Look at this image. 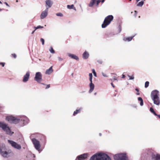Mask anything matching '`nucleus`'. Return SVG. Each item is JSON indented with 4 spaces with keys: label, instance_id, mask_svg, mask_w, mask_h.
Instances as JSON below:
<instances>
[{
    "label": "nucleus",
    "instance_id": "1",
    "mask_svg": "<svg viewBox=\"0 0 160 160\" xmlns=\"http://www.w3.org/2000/svg\"><path fill=\"white\" fill-rule=\"evenodd\" d=\"M89 160H111V159L106 154L100 152L94 154L90 158Z\"/></svg>",
    "mask_w": 160,
    "mask_h": 160
},
{
    "label": "nucleus",
    "instance_id": "2",
    "mask_svg": "<svg viewBox=\"0 0 160 160\" xmlns=\"http://www.w3.org/2000/svg\"><path fill=\"white\" fill-rule=\"evenodd\" d=\"M159 93L158 91L155 90L152 91L151 94V97L155 104L159 105L160 103Z\"/></svg>",
    "mask_w": 160,
    "mask_h": 160
},
{
    "label": "nucleus",
    "instance_id": "3",
    "mask_svg": "<svg viewBox=\"0 0 160 160\" xmlns=\"http://www.w3.org/2000/svg\"><path fill=\"white\" fill-rule=\"evenodd\" d=\"M0 128L7 134L9 135H12L13 132L11 131L10 128L7 124L3 122H0Z\"/></svg>",
    "mask_w": 160,
    "mask_h": 160
},
{
    "label": "nucleus",
    "instance_id": "4",
    "mask_svg": "<svg viewBox=\"0 0 160 160\" xmlns=\"http://www.w3.org/2000/svg\"><path fill=\"white\" fill-rule=\"evenodd\" d=\"M11 151L7 150L5 145L3 143L0 144V153L1 155L4 158L9 156Z\"/></svg>",
    "mask_w": 160,
    "mask_h": 160
},
{
    "label": "nucleus",
    "instance_id": "5",
    "mask_svg": "<svg viewBox=\"0 0 160 160\" xmlns=\"http://www.w3.org/2000/svg\"><path fill=\"white\" fill-rule=\"evenodd\" d=\"M113 16L112 15H108L105 19L102 25V28H104L106 27L109 24L111 21L113 20Z\"/></svg>",
    "mask_w": 160,
    "mask_h": 160
},
{
    "label": "nucleus",
    "instance_id": "6",
    "mask_svg": "<svg viewBox=\"0 0 160 160\" xmlns=\"http://www.w3.org/2000/svg\"><path fill=\"white\" fill-rule=\"evenodd\" d=\"M115 160H128V157L125 153L116 154L114 157Z\"/></svg>",
    "mask_w": 160,
    "mask_h": 160
},
{
    "label": "nucleus",
    "instance_id": "7",
    "mask_svg": "<svg viewBox=\"0 0 160 160\" xmlns=\"http://www.w3.org/2000/svg\"><path fill=\"white\" fill-rule=\"evenodd\" d=\"M6 119L11 123H17L20 121V119L17 118L12 116H9L6 117Z\"/></svg>",
    "mask_w": 160,
    "mask_h": 160
},
{
    "label": "nucleus",
    "instance_id": "8",
    "mask_svg": "<svg viewBox=\"0 0 160 160\" xmlns=\"http://www.w3.org/2000/svg\"><path fill=\"white\" fill-rule=\"evenodd\" d=\"M32 142L34 145L35 149L39 151L41 147V145L39 141L36 139L33 138L32 139Z\"/></svg>",
    "mask_w": 160,
    "mask_h": 160
},
{
    "label": "nucleus",
    "instance_id": "9",
    "mask_svg": "<svg viewBox=\"0 0 160 160\" xmlns=\"http://www.w3.org/2000/svg\"><path fill=\"white\" fill-rule=\"evenodd\" d=\"M8 142L10 143L12 146L18 149H20L21 148V145L17 144L16 142L11 140H8Z\"/></svg>",
    "mask_w": 160,
    "mask_h": 160
},
{
    "label": "nucleus",
    "instance_id": "10",
    "mask_svg": "<svg viewBox=\"0 0 160 160\" xmlns=\"http://www.w3.org/2000/svg\"><path fill=\"white\" fill-rule=\"evenodd\" d=\"M34 79L38 82H41L42 80V75L41 72H38L36 73Z\"/></svg>",
    "mask_w": 160,
    "mask_h": 160
},
{
    "label": "nucleus",
    "instance_id": "11",
    "mask_svg": "<svg viewBox=\"0 0 160 160\" xmlns=\"http://www.w3.org/2000/svg\"><path fill=\"white\" fill-rule=\"evenodd\" d=\"M88 156V153H84L78 156L76 158V160H84L87 158Z\"/></svg>",
    "mask_w": 160,
    "mask_h": 160
},
{
    "label": "nucleus",
    "instance_id": "12",
    "mask_svg": "<svg viewBox=\"0 0 160 160\" xmlns=\"http://www.w3.org/2000/svg\"><path fill=\"white\" fill-rule=\"evenodd\" d=\"M48 11V8L47 7L45 10L42 12L40 15V18L41 19H43L47 16Z\"/></svg>",
    "mask_w": 160,
    "mask_h": 160
},
{
    "label": "nucleus",
    "instance_id": "13",
    "mask_svg": "<svg viewBox=\"0 0 160 160\" xmlns=\"http://www.w3.org/2000/svg\"><path fill=\"white\" fill-rule=\"evenodd\" d=\"M18 119H20V121L21 120L23 121V123L24 125L28 124L29 122L28 119L25 116H22L20 118H18Z\"/></svg>",
    "mask_w": 160,
    "mask_h": 160
},
{
    "label": "nucleus",
    "instance_id": "14",
    "mask_svg": "<svg viewBox=\"0 0 160 160\" xmlns=\"http://www.w3.org/2000/svg\"><path fill=\"white\" fill-rule=\"evenodd\" d=\"M35 157L34 154L29 152L26 156V160H34Z\"/></svg>",
    "mask_w": 160,
    "mask_h": 160
},
{
    "label": "nucleus",
    "instance_id": "15",
    "mask_svg": "<svg viewBox=\"0 0 160 160\" xmlns=\"http://www.w3.org/2000/svg\"><path fill=\"white\" fill-rule=\"evenodd\" d=\"M30 76V72H27L26 74L24 76L22 81L23 82H27L29 79Z\"/></svg>",
    "mask_w": 160,
    "mask_h": 160
},
{
    "label": "nucleus",
    "instance_id": "16",
    "mask_svg": "<svg viewBox=\"0 0 160 160\" xmlns=\"http://www.w3.org/2000/svg\"><path fill=\"white\" fill-rule=\"evenodd\" d=\"M46 5V7L49 8H51L53 4V2L51 0H46L45 1Z\"/></svg>",
    "mask_w": 160,
    "mask_h": 160
},
{
    "label": "nucleus",
    "instance_id": "17",
    "mask_svg": "<svg viewBox=\"0 0 160 160\" xmlns=\"http://www.w3.org/2000/svg\"><path fill=\"white\" fill-rule=\"evenodd\" d=\"M67 54L69 57H70L72 59H75L77 60H79L78 57L75 55L71 54L69 53H68Z\"/></svg>",
    "mask_w": 160,
    "mask_h": 160
},
{
    "label": "nucleus",
    "instance_id": "18",
    "mask_svg": "<svg viewBox=\"0 0 160 160\" xmlns=\"http://www.w3.org/2000/svg\"><path fill=\"white\" fill-rule=\"evenodd\" d=\"M152 160H160V155L152 154Z\"/></svg>",
    "mask_w": 160,
    "mask_h": 160
},
{
    "label": "nucleus",
    "instance_id": "19",
    "mask_svg": "<svg viewBox=\"0 0 160 160\" xmlns=\"http://www.w3.org/2000/svg\"><path fill=\"white\" fill-rule=\"evenodd\" d=\"M89 56L88 52L85 51L82 54V58L84 59H86L88 58Z\"/></svg>",
    "mask_w": 160,
    "mask_h": 160
},
{
    "label": "nucleus",
    "instance_id": "20",
    "mask_svg": "<svg viewBox=\"0 0 160 160\" xmlns=\"http://www.w3.org/2000/svg\"><path fill=\"white\" fill-rule=\"evenodd\" d=\"M90 89L89 91V93H91L93 90L94 88V85L92 83H90L89 84Z\"/></svg>",
    "mask_w": 160,
    "mask_h": 160
},
{
    "label": "nucleus",
    "instance_id": "21",
    "mask_svg": "<svg viewBox=\"0 0 160 160\" xmlns=\"http://www.w3.org/2000/svg\"><path fill=\"white\" fill-rule=\"evenodd\" d=\"M52 66L51 67L48 69H47L46 71V74H50L53 72Z\"/></svg>",
    "mask_w": 160,
    "mask_h": 160
},
{
    "label": "nucleus",
    "instance_id": "22",
    "mask_svg": "<svg viewBox=\"0 0 160 160\" xmlns=\"http://www.w3.org/2000/svg\"><path fill=\"white\" fill-rule=\"evenodd\" d=\"M67 7L68 9H73L74 10L76 11V9L75 7H74V5L72 4L71 5H68Z\"/></svg>",
    "mask_w": 160,
    "mask_h": 160
},
{
    "label": "nucleus",
    "instance_id": "23",
    "mask_svg": "<svg viewBox=\"0 0 160 160\" xmlns=\"http://www.w3.org/2000/svg\"><path fill=\"white\" fill-rule=\"evenodd\" d=\"M134 36H133L132 37H128L126 38H123V40L126 41H131L133 38L134 37Z\"/></svg>",
    "mask_w": 160,
    "mask_h": 160
},
{
    "label": "nucleus",
    "instance_id": "24",
    "mask_svg": "<svg viewBox=\"0 0 160 160\" xmlns=\"http://www.w3.org/2000/svg\"><path fill=\"white\" fill-rule=\"evenodd\" d=\"M96 0H91L89 6L90 7H92L93 6V5L95 4Z\"/></svg>",
    "mask_w": 160,
    "mask_h": 160
},
{
    "label": "nucleus",
    "instance_id": "25",
    "mask_svg": "<svg viewBox=\"0 0 160 160\" xmlns=\"http://www.w3.org/2000/svg\"><path fill=\"white\" fill-rule=\"evenodd\" d=\"M138 100L140 101V105L141 106H142L143 105V101L142 98L141 97H138Z\"/></svg>",
    "mask_w": 160,
    "mask_h": 160
},
{
    "label": "nucleus",
    "instance_id": "26",
    "mask_svg": "<svg viewBox=\"0 0 160 160\" xmlns=\"http://www.w3.org/2000/svg\"><path fill=\"white\" fill-rule=\"evenodd\" d=\"M82 109V108H80L79 109L76 110L74 112L73 115H75L79 112H80V111Z\"/></svg>",
    "mask_w": 160,
    "mask_h": 160
},
{
    "label": "nucleus",
    "instance_id": "27",
    "mask_svg": "<svg viewBox=\"0 0 160 160\" xmlns=\"http://www.w3.org/2000/svg\"><path fill=\"white\" fill-rule=\"evenodd\" d=\"M144 4L143 1H141V2H139L137 4V6L138 7H142Z\"/></svg>",
    "mask_w": 160,
    "mask_h": 160
},
{
    "label": "nucleus",
    "instance_id": "28",
    "mask_svg": "<svg viewBox=\"0 0 160 160\" xmlns=\"http://www.w3.org/2000/svg\"><path fill=\"white\" fill-rule=\"evenodd\" d=\"M89 80L90 82V83H92V73H90L89 74Z\"/></svg>",
    "mask_w": 160,
    "mask_h": 160
},
{
    "label": "nucleus",
    "instance_id": "29",
    "mask_svg": "<svg viewBox=\"0 0 160 160\" xmlns=\"http://www.w3.org/2000/svg\"><path fill=\"white\" fill-rule=\"evenodd\" d=\"M150 111L152 113L155 115H157V114L154 111L153 109L152 108H151L150 109Z\"/></svg>",
    "mask_w": 160,
    "mask_h": 160
},
{
    "label": "nucleus",
    "instance_id": "30",
    "mask_svg": "<svg viewBox=\"0 0 160 160\" xmlns=\"http://www.w3.org/2000/svg\"><path fill=\"white\" fill-rule=\"evenodd\" d=\"M43 28V26H41L39 25L37 27H34V28L35 29V30H36L37 29H39V28Z\"/></svg>",
    "mask_w": 160,
    "mask_h": 160
},
{
    "label": "nucleus",
    "instance_id": "31",
    "mask_svg": "<svg viewBox=\"0 0 160 160\" xmlns=\"http://www.w3.org/2000/svg\"><path fill=\"white\" fill-rule=\"evenodd\" d=\"M149 84V82L148 81L146 82H145V88H147Z\"/></svg>",
    "mask_w": 160,
    "mask_h": 160
},
{
    "label": "nucleus",
    "instance_id": "32",
    "mask_svg": "<svg viewBox=\"0 0 160 160\" xmlns=\"http://www.w3.org/2000/svg\"><path fill=\"white\" fill-rule=\"evenodd\" d=\"M56 15L57 16H59V17H62L63 16L62 14V13H60V12L56 13Z\"/></svg>",
    "mask_w": 160,
    "mask_h": 160
},
{
    "label": "nucleus",
    "instance_id": "33",
    "mask_svg": "<svg viewBox=\"0 0 160 160\" xmlns=\"http://www.w3.org/2000/svg\"><path fill=\"white\" fill-rule=\"evenodd\" d=\"M92 73H93V75H94V76L95 77H97V74H96V73L95 71V70L94 69H92Z\"/></svg>",
    "mask_w": 160,
    "mask_h": 160
},
{
    "label": "nucleus",
    "instance_id": "34",
    "mask_svg": "<svg viewBox=\"0 0 160 160\" xmlns=\"http://www.w3.org/2000/svg\"><path fill=\"white\" fill-rule=\"evenodd\" d=\"M49 51L50 52L52 53H54V51L52 47L51 48Z\"/></svg>",
    "mask_w": 160,
    "mask_h": 160
},
{
    "label": "nucleus",
    "instance_id": "35",
    "mask_svg": "<svg viewBox=\"0 0 160 160\" xmlns=\"http://www.w3.org/2000/svg\"><path fill=\"white\" fill-rule=\"evenodd\" d=\"M40 41L42 42V45H44V39L43 38H41L40 39Z\"/></svg>",
    "mask_w": 160,
    "mask_h": 160
},
{
    "label": "nucleus",
    "instance_id": "36",
    "mask_svg": "<svg viewBox=\"0 0 160 160\" xmlns=\"http://www.w3.org/2000/svg\"><path fill=\"white\" fill-rule=\"evenodd\" d=\"M128 76L129 78V80L133 79L134 78L133 76H130L129 75H128Z\"/></svg>",
    "mask_w": 160,
    "mask_h": 160
},
{
    "label": "nucleus",
    "instance_id": "37",
    "mask_svg": "<svg viewBox=\"0 0 160 160\" xmlns=\"http://www.w3.org/2000/svg\"><path fill=\"white\" fill-rule=\"evenodd\" d=\"M96 6H98V5L99 3L100 2V0H96Z\"/></svg>",
    "mask_w": 160,
    "mask_h": 160
},
{
    "label": "nucleus",
    "instance_id": "38",
    "mask_svg": "<svg viewBox=\"0 0 160 160\" xmlns=\"http://www.w3.org/2000/svg\"><path fill=\"white\" fill-rule=\"evenodd\" d=\"M58 59L59 61H62L63 60L62 58L59 57H58Z\"/></svg>",
    "mask_w": 160,
    "mask_h": 160
},
{
    "label": "nucleus",
    "instance_id": "39",
    "mask_svg": "<svg viewBox=\"0 0 160 160\" xmlns=\"http://www.w3.org/2000/svg\"><path fill=\"white\" fill-rule=\"evenodd\" d=\"M102 74L104 77H107V75L105 73H104V72H102Z\"/></svg>",
    "mask_w": 160,
    "mask_h": 160
},
{
    "label": "nucleus",
    "instance_id": "40",
    "mask_svg": "<svg viewBox=\"0 0 160 160\" xmlns=\"http://www.w3.org/2000/svg\"><path fill=\"white\" fill-rule=\"evenodd\" d=\"M0 65H2V67H4L5 65V63L3 62H0Z\"/></svg>",
    "mask_w": 160,
    "mask_h": 160
},
{
    "label": "nucleus",
    "instance_id": "41",
    "mask_svg": "<svg viewBox=\"0 0 160 160\" xmlns=\"http://www.w3.org/2000/svg\"><path fill=\"white\" fill-rule=\"evenodd\" d=\"M50 87V84H48V85L47 86V87H46L45 88V89H47L49 88Z\"/></svg>",
    "mask_w": 160,
    "mask_h": 160
},
{
    "label": "nucleus",
    "instance_id": "42",
    "mask_svg": "<svg viewBox=\"0 0 160 160\" xmlns=\"http://www.w3.org/2000/svg\"><path fill=\"white\" fill-rule=\"evenodd\" d=\"M113 80H117V78L116 77L114 76L113 77Z\"/></svg>",
    "mask_w": 160,
    "mask_h": 160
},
{
    "label": "nucleus",
    "instance_id": "43",
    "mask_svg": "<svg viewBox=\"0 0 160 160\" xmlns=\"http://www.w3.org/2000/svg\"><path fill=\"white\" fill-rule=\"evenodd\" d=\"M12 55L15 58L16 57V56L15 54H12Z\"/></svg>",
    "mask_w": 160,
    "mask_h": 160
},
{
    "label": "nucleus",
    "instance_id": "44",
    "mask_svg": "<svg viewBox=\"0 0 160 160\" xmlns=\"http://www.w3.org/2000/svg\"><path fill=\"white\" fill-rule=\"evenodd\" d=\"M4 3L8 7H9V5L8 4V3L6 2H4Z\"/></svg>",
    "mask_w": 160,
    "mask_h": 160
},
{
    "label": "nucleus",
    "instance_id": "45",
    "mask_svg": "<svg viewBox=\"0 0 160 160\" xmlns=\"http://www.w3.org/2000/svg\"><path fill=\"white\" fill-rule=\"evenodd\" d=\"M119 30H120L119 32H121V27L120 26L119 27Z\"/></svg>",
    "mask_w": 160,
    "mask_h": 160
},
{
    "label": "nucleus",
    "instance_id": "46",
    "mask_svg": "<svg viewBox=\"0 0 160 160\" xmlns=\"http://www.w3.org/2000/svg\"><path fill=\"white\" fill-rule=\"evenodd\" d=\"M125 78V76L124 75L122 74V78Z\"/></svg>",
    "mask_w": 160,
    "mask_h": 160
},
{
    "label": "nucleus",
    "instance_id": "47",
    "mask_svg": "<svg viewBox=\"0 0 160 160\" xmlns=\"http://www.w3.org/2000/svg\"><path fill=\"white\" fill-rule=\"evenodd\" d=\"M111 85H112V87H113V88H114L115 87V86L113 85V83H111Z\"/></svg>",
    "mask_w": 160,
    "mask_h": 160
},
{
    "label": "nucleus",
    "instance_id": "48",
    "mask_svg": "<svg viewBox=\"0 0 160 160\" xmlns=\"http://www.w3.org/2000/svg\"><path fill=\"white\" fill-rule=\"evenodd\" d=\"M156 116H158L160 119V115L157 114V115H156Z\"/></svg>",
    "mask_w": 160,
    "mask_h": 160
},
{
    "label": "nucleus",
    "instance_id": "49",
    "mask_svg": "<svg viewBox=\"0 0 160 160\" xmlns=\"http://www.w3.org/2000/svg\"><path fill=\"white\" fill-rule=\"evenodd\" d=\"M135 90L137 92H139V90L138 88H136Z\"/></svg>",
    "mask_w": 160,
    "mask_h": 160
},
{
    "label": "nucleus",
    "instance_id": "50",
    "mask_svg": "<svg viewBox=\"0 0 160 160\" xmlns=\"http://www.w3.org/2000/svg\"><path fill=\"white\" fill-rule=\"evenodd\" d=\"M136 94L137 95H139L140 94V93L139 92H138Z\"/></svg>",
    "mask_w": 160,
    "mask_h": 160
},
{
    "label": "nucleus",
    "instance_id": "51",
    "mask_svg": "<svg viewBox=\"0 0 160 160\" xmlns=\"http://www.w3.org/2000/svg\"><path fill=\"white\" fill-rule=\"evenodd\" d=\"M102 3H103L104 2V0H101Z\"/></svg>",
    "mask_w": 160,
    "mask_h": 160
},
{
    "label": "nucleus",
    "instance_id": "52",
    "mask_svg": "<svg viewBox=\"0 0 160 160\" xmlns=\"http://www.w3.org/2000/svg\"><path fill=\"white\" fill-rule=\"evenodd\" d=\"M36 30H35V29L34 31H33L32 32V34H33L34 33V32Z\"/></svg>",
    "mask_w": 160,
    "mask_h": 160
},
{
    "label": "nucleus",
    "instance_id": "53",
    "mask_svg": "<svg viewBox=\"0 0 160 160\" xmlns=\"http://www.w3.org/2000/svg\"><path fill=\"white\" fill-rule=\"evenodd\" d=\"M140 0H136L137 2H138Z\"/></svg>",
    "mask_w": 160,
    "mask_h": 160
},
{
    "label": "nucleus",
    "instance_id": "54",
    "mask_svg": "<svg viewBox=\"0 0 160 160\" xmlns=\"http://www.w3.org/2000/svg\"><path fill=\"white\" fill-rule=\"evenodd\" d=\"M0 4H2V3L0 1Z\"/></svg>",
    "mask_w": 160,
    "mask_h": 160
},
{
    "label": "nucleus",
    "instance_id": "55",
    "mask_svg": "<svg viewBox=\"0 0 160 160\" xmlns=\"http://www.w3.org/2000/svg\"><path fill=\"white\" fill-rule=\"evenodd\" d=\"M2 10V9L1 8H0V11H1Z\"/></svg>",
    "mask_w": 160,
    "mask_h": 160
},
{
    "label": "nucleus",
    "instance_id": "56",
    "mask_svg": "<svg viewBox=\"0 0 160 160\" xmlns=\"http://www.w3.org/2000/svg\"><path fill=\"white\" fill-rule=\"evenodd\" d=\"M42 84H43V85H45V84H44V83H42Z\"/></svg>",
    "mask_w": 160,
    "mask_h": 160
},
{
    "label": "nucleus",
    "instance_id": "57",
    "mask_svg": "<svg viewBox=\"0 0 160 160\" xmlns=\"http://www.w3.org/2000/svg\"><path fill=\"white\" fill-rule=\"evenodd\" d=\"M94 94L95 95H96V92Z\"/></svg>",
    "mask_w": 160,
    "mask_h": 160
},
{
    "label": "nucleus",
    "instance_id": "58",
    "mask_svg": "<svg viewBox=\"0 0 160 160\" xmlns=\"http://www.w3.org/2000/svg\"><path fill=\"white\" fill-rule=\"evenodd\" d=\"M135 13H136V12H137V11H135Z\"/></svg>",
    "mask_w": 160,
    "mask_h": 160
},
{
    "label": "nucleus",
    "instance_id": "59",
    "mask_svg": "<svg viewBox=\"0 0 160 160\" xmlns=\"http://www.w3.org/2000/svg\"><path fill=\"white\" fill-rule=\"evenodd\" d=\"M145 0H142V1H143V2H144V1H145Z\"/></svg>",
    "mask_w": 160,
    "mask_h": 160
},
{
    "label": "nucleus",
    "instance_id": "60",
    "mask_svg": "<svg viewBox=\"0 0 160 160\" xmlns=\"http://www.w3.org/2000/svg\"><path fill=\"white\" fill-rule=\"evenodd\" d=\"M16 2H18V0H17V1H16Z\"/></svg>",
    "mask_w": 160,
    "mask_h": 160
},
{
    "label": "nucleus",
    "instance_id": "61",
    "mask_svg": "<svg viewBox=\"0 0 160 160\" xmlns=\"http://www.w3.org/2000/svg\"><path fill=\"white\" fill-rule=\"evenodd\" d=\"M100 134V136H101V133H100V134Z\"/></svg>",
    "mask_w": 160,
    "mask_h": 160
},
{
    "label": "nucleus",
    "instance_id": "62",
    "mask_svg": "<svg viewBox=\"0 0 160 160\" xmlns=\"http://www.w3.org/2000/svg\"><path fill=\"white\" fill-rule=\"evenodd\" d=\"M129 1H131V0H129Z\"/></svg>",
    "mask_w": 160,
    "mask_h": 160
}]
</instances>
